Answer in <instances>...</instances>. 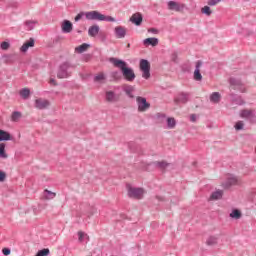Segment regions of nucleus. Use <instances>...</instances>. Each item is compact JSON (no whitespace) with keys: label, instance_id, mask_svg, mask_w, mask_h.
<instances>
[{"label":"nucleus","instance_id":"obj_3","mask_svg":"<svg viewBox=\"0 0 256 256\" xmlns=\"http://www.w3.org/2000/svg\"><path fill=\"white\" fill-rule=\"evenodd\" d=\"M140 71H142L143 79L151 78V64L149 63V60H140Z\"/></svg>","mask_w":256,"mask_h":256},{"label":"nucleus","instance_id":"obj_7","mask_svg":"<svg viewBox=\"0 0 256 256\" xmlns=\"http://www.w3.org/2000/svg\"><path fill=\"white\" fill-rule=\"evenodd\" d=\"M85 17L88 21H105V15L101 14L99 11L86 12Z\"/></svg>","mask_w":256,"mask_h":256},{"label":"nucleus","instance_id":"obj_33","mask_svg":"<svg viewBox=\"0 0 256 256\" xmlns=\"http://www.w3.org/2000/svg\"><path fill=\"white\" fill-rule=\"evenodd\" d=\"M20 95L24 99H29V96L31 95V90H29V88H23L20 91Z\"/></svg>","mask_w":256,"mask_h":256},{"label":"nucleus","instance_id":"obj_34","mask_svg":"<svg viewBox=\"0 0 256 256\" xmlns=\"http://www.w3.org/2000/svg\"><path fill=\"white\" fill-rule=\"evenodd\" d=\"M175 125H177L175 118H167V127L169 129H175Z\"/></svg>","mask_w":256,"mask_h":256},{"label":"nucleus","instance_id":"obj_41","mask_svg":"<svg viewBox=\"0 0 256 256\" xmlns=\"http://www.w3.org/2000/svg\"><path fill=\"white\" fill-rule=\"evenodd\" d=\"M0 47L3 51H7V49H9V47H11V44L9 42H2L0 44Z\"/></svg>","mask_w":256,"mask_h":256},{"label":"nucleus","instance_id":"obj_13","mask_svg":"<svg viewBox=\"0 0 256 256\" xmlns=\"http://www.w3.org/2000/svg\"><path fill=\"white\" fill-rule=\"evenodd\" d=\"M201 65H203V62L198 61L196 63V68L194 71V80L195 81H202L203 80V75H201Z\"/></svg>","mask_w":256,"mask_h":256},{"label":"nucleus","instance_id":"obj_29","mask_svg":"<svg viewBox=\"0 0 256 256\" xmlns=\"http://www.w3.org/2000/svg\"><path fill=\"white\" fill-rule=\"evenodd\" d=\"M21 117H23V115L21 114V112L19 111H14L11 115V121H13L14 123H17V121H19V119H21Z\"/></svg>","mask_w":256,"mask_h":256},{"label":"nucleus","instance_id":"obj_56","mask_svg":"<svg viewBox=\"0 0 256 256\" xmlns=\"http://www.w3.org/2000/svg\"><path fill=\"white\" fill-rule=\"evenodd\" d=\"M129 47H131V44H127V49H129Z\"/></svg>","mask_w":256,"mask_h":256},{"label":"nucleus","instance_id":"obj_52","mask_svg":"<svg viewBox=\"0 0 256 256\" xmlns=\"http://www.w3.org/2000/svg\"><path fill=\"white\" fill-rule=\"evenodd\" d=\"M50 84L51 85H57V81H55V79L52 78V79H50Z\"/></svg>","mask_w":256,"mask_h":256},{"label":"nucleus","instance_id":"obj_14","mask_svg":"<svg viewBox=\"0 0 256 256\" xmlns=\"http://www.w3.org/2000/svg\"><path fill=\"white\" fill-rule=\"evenodd\" d=\"M62 33H71L73 31V23L69 20H64L61 24Z\"/></svg>","mask_w":256,"mask_h":256},{"label":"nucleus","instance_id":"obj_55","mask_svg":"<svg viewBox=\"0 0 256 256\" xmlns=\"http://www.w3.org/2000/svg\"><path fill=\"white\" fill-rule=\"evenodd\" d=\"M3 59H9V56L8 55H4L2 56Z\"/></svg>","mask_w":256,"mask_h":256},{"label":"nucleus","instance_id":"obj_9","mask_svg":"<svg viewBox=\"0 0 256 256\" xmlns=\"http://www.w3.org/2000/svg\"><path fill=\"white\" fill-rule=\"evenodd\" d=\"M168 9H169V11H176L177 13H179V12L183 11V9H185V4L175 2V1H169Z\"/></svg>","mask_w":256,"mask_h":256},{"label":"nucleus","instance_id":"obj_28","mask_svg":"<svg viewBox=\"0 0 256 256\" xmlns=\"http://www.w3.org/2000/svg\"><path fill=\"white\" fill-rule=\"evenodd\" d=\"M37 23V21L34 20H27L24 25L26 27V29L28 31H33V29H35V24Z\"/></svg>","mask_w":256,"mask_h":256},{"label":"nucleus","instance_id":"obj_57","mask_svg":"<svg viewBox=\"0 0 256 256\" xmlns=\"http://www.w3.org/2000/svg\"><path fill=\"white\" fill-rule=\"evenodd\" d=\"M4 63H7V59H6V60H4Z\"/></svg>","mask_w":256,"mask_h":256},{"label":"nucleus","instance_id":"obj_48","mask_svg":"<svg viewBox=\"0 0 256 256\" xmlns=\"http://www.w3.org/2000/svg\"><path fill=\"white\" fill-rule=\"evenodd\" d=\"M104 21H108L110 23H115V18H113L111 16H105Z\"/></svg>","mask_w":256,"mask_h":256},{"label":"nucleus","instance_id":"obj_36","mask_svg":"<svg viewBox=\"0 0 256 256\" xmlns=\"http://www.w3.org/2000/svg\"><path fill=\"white\" fill-rule=\"evenodd\" d=\"M182 73H191V64H183L181 66Z\"/></svg>","mask_w":256,"mask_h":256},{"label":"nucleus","instance_id":"obj_54","mask_svg":"<svg viewBox=\"0 0 256 256\" xmlns=\"http://www.w3.org/2000/svg\"><path fill=\"white\" fill-rule=\"evenodd\" d=\"M151 32H152V33H157V29L152 28V29H151Z\"/></svg>","mask_w":256,"mask_h":256},{"label":"nucleus","instance_id":"obj_12","mask_svg":"<svg viewBox=\"0 0 256 256\" xmlns=\"http://www.w3.org/2000/svg\"><path fill=\"white\" fill-rule=\"evenodd\" d=\"M105 97L108 103H117L119 101V95L113 91H106Z\"/></svg>","mask_w":256,"mask_h":256},{"label":"nucleus","instance_id":"obj_15","mask_svg":"<svg viewBox=\"0 0 256 256\" xmlns=\"http://www.w3.org/2000/svg\"><path fill=\"white\" fill-rule=\"evenodd\" d=\"M114 32L117 39H124L125 35H127V29L123 26H117Z\"/></svg>","mask_w":256,"mask_h":256},{"label":"nucleus","instance_id":"obj_53","mask_svg":"<svg viewBox=\"0 0 256 256\" xmlns=\"http://www.w3.org/2000/svg\"><path fill=\"white\" fill-rule=\"evenodd\" d=\"M156 198L158 199V201H163V197H160V196H156Z\"/></svg>","mask_w":256,"mask_h":256},{"label":"nucleus","instance_id":"obj_10","mask_svg":"<svg viewBox=\"0 0 256 256\" xmlns=\"http://www.w3.org/2000/svg\"><path fill=\"white\" fill-rule=\"evenodd\" d=\"M130 21L131 23H133V25H136V27L141 26V23H143V14L142 13H134L131 17H130Z\"/></svg>","mask_w":256,"mask_h":256},{"label":"nucleus","instance_id":"obj_8","mask_svg":"<svg viewBox=\"0 0 256 256\" xmlns=\"http://www.w3.org/2000/svg\"><path fill=\"white\" fill-rule=\"evenodd\" d=\"M239 183V178L235 175H229L225 182L222 183L223 189H231V187L237 185Z\"/></svg>","mask_w":256,"mask_h":256},{"label":"nucleus","instance_id":"obj_47","mask_svg":"<svg viewBox=\"0 0 256 256\" xmlns=\"http://www.w3.org/2000/svg\"><path fill=\"white\" fill-rule=\"evenodd\" d=\"M2 253H3V255H5V256L11 255V249H9V248H4V249H2Z\"/></svg>","mask_w":256,"mask_h":256},{"label":"nucleus","instance_id":"obj_16","mask_svg":"<svg viewBox=\"0 0 256 256\" xmlns=\"http://www.w3.org/2000/svg\"><path fill=\"white\" fill-rule=\"evenodd\" d=\"M29 47H35V39L30 38L29 41L25 42L21 48L20 51L22 53H27V51H29Z\"/></svg>","mask_w":256,"mask_h":256},{"label":"nucleus","instance_id":"obj_22","mask_svg":"<svg viewBox=\"0 0 256 256\" xmlns=\"http://www.w3.org/2000/svg\"><path fill=\"white\" fill-rule=\"evenodd\" d=\"M124 92L126 93L127 96L130 97V99H134L135 96L133 95V91H135V88L131 85H126L124 86Z\"/></svg>","mask_w":256,"mask_h":256},{"label":"nucleus","instance_id":"obj_37","mask_svg":"<svg viewBox=\"0 0 256 256\" xmlns=\"http://www.w3.org/2000/svg\"><path fill=\"white\" fill-rule=\"evenodd\" d=\"M50 253L48 248H44L40 251L37 252V254L35 256H48Z\"/></svg>","mask_w":256,"mask_h":256},{"label":"nucleus","instance_id":"obj_23","mask_svg":"<svg viewBox=\"0 0 256 256\" xmlns=\"http://www.w3.org/2000/svg\"><path fill=\"white\" fill-rule=\"evenodd\" d=\"M211 103H220L221 102V94L219 92H213L210 95Z\"/></svg>","mask_w":256,"mask_h":256},{"label":"nucleus","instance_id":"obj_32","mask_svg":"<svg viewBox=\"0 0 256 256\" xmlns=\"http://www.w3.org/2000/svg\"><path fill=\"white\" fill-rule=\"evenodd\" d=\"M89 47V44L84 43L78 47L75 48L76 53H85L87 51V48Z\"/></svg>","mask_w":256,"mask_h":256},{"label":"nucleus","instance_id":"obj_42","mask_svg":"<svg viewBox=\"0 0 256 256\" xmlns=\"http://www.w3.org/2000/svg\"><path fill=\"white\" fill-rule=\"evenodd\" d=\"M234 127H235L236 131H241V129H243V127H244L243 121H238V122L235 124Z\"/></svg>","mask_w":256,"mask_h":256},{"label":"nucleus","instance_id":"obj_38","mask_svg":"<svg viewBox=\"0 0 256 256\" xmlns=\"http://www.w3.org/2000/svg\"><path fill=\"white\" fill-rule=\"evenodd\" d=\"M206 243L207 245H217V237L210 236Z\"/></svg>","mask_w":256,"mask_h":256},{"label":"nucleus","instance_id":"obj_21","mask_svg":"<svg viewBox=\"0 0 256 256\" xmlns=\"http://www.w3.org/2000/svg\"><path fill=\"white\" fill-rule=\"evenodd\" d=\"M144 45H151L152 47H157L159 45V39L157 38H146L143 41Z\"/></svg>","mask_w":256,"mask_h":256},{"label":"nucleus","instance_id":"obj_5","mask_svg":"<svg viewBox=\"0 0 256 256\" xmlns=\"http://www.w3.org/2000/svg\"><path fill=\"white\" fill-rule=\"evenodd\" d=\"M145 191L143 188H135L128 186V197L131 199H143Z\"/></svg>","mask_w":256,"mask_h":256},{"label":"nucleus","instance_id":"obj_20","mask_svg":"<svg viewBox=\"0 0 256 256\" xmlns=\"http://www.w3.org/2000/svg\"><path fill=\"white\" fill-rule=\"evenodd\" d=\"M88 35L90 37H97L99 35V25H93L88 29Z\"/></svg>","mask_w":256,"mask_h":256},{"label":"nucleus","instance_id":"obj_11","mask_svg":"<svg viewBox=\"0 0 256 256\" xmlns=\"http://www.w3.org/2000/svg\"><path fill=\"white\" fill-rule=\"evenodd\" d=\"M51 105V103L49 102V100H45L42 98L36 99L35 100V107L36 109H47V107H49Z\"/></svg>","mask_w":256,"mask_h":256},{"label":"nucleus","instance_id":"obj_49","mask_svg":"<svg viewBox=\"0 0 256 256\" xmlns=\"http://www.w3.org/2000/svg\"><path fill=\"white\" fill-rule=\"evenodd\" d=\"M83 12H80L79 14H77V16L75 17V21H81V19H83Z\"/></svg>","mask_w":256,"mask_h":256},{"label":"nucleus","instance_id":"obj_45","mask_svg":"<svg viewBox=\"0 0 256 256\" xmlns=\"http://www.w3.org/2000/svg\"><path fill=\"white\" fill-rule=\"evenodd\" d=\"M177 52H173L170 56V59L173 63H177Z\"/></svg>","mask_w":256,"mask_h":256},{"label":"nucleus","instance_id":"obj_19","mask_svg":"<svg viewBox=\"0 0 256 256\" xmlns=\"http://www.w3.org/2000/svg\"><path fill=\"white\" fill-rule=\"evenodd\" d=\"M187 101H189V94L188 93H180L176 98H175V102L176 103H187Z\"/></svg>","mask_w":256,"mask_h":256},{"label":"nucleus","instance_id":"obj_17","mask_svg":"<svg viewBox=\"0 0 256 256\" xmlns=\"http://www.w3.org/2000/svg\"><path fill=\"white\" fill-rule=\"evenodd\" d=\"M231 101L235 103V105H245V100L243 98L235 93L230 94Z\"/></svg>","mask_w":256,"mask_h":256},{"label":"nucleus","instance_id":"obj_1","mask_svg":"<svg viewBox=\"0 0 256 256\" xmlns=\"http://www.w3.org/2000/svg\"><path fill=\"white\" fill-rule=\"evenodd\" d=\"M109 61L114 65V67H118V69L121 70V73L126 81H129L130 83L135 81V71H133V68L127 67V62L113 57L110 58Z\"/></svg>","mask_w":256,"mask_h":256},{"label":"nucleus","instance_id":"obj_27","mask_svg":"<svg viewBox=\"0 0 256 256\" xmlns=\"http://www.w3.org/2000/svg\"><path fill=\"white\" fill-rule=\"evenodd\" d=\"M55 197H57V194L55 192H51L48 189L44 190V199L51 200L55 199Z\"/></svg>","mask_w":256,"mask_h":256},{"label":"nucleus","instance_id":"obj_2","mask_svg":"<svg viewBox=\"0 0 256 256\" xmlns=\"http://www.w3.org/2000/svg\"><path fill=\"white\" fill-rule=\"evenodd\" d=\"M77 67L76 64H71L70 62H63L60 64L57 72L58 79H67L71 75L70 69H75Z\"/></svg>","mask_w":256,"mask_h":256},{"label":"nucleus","instance_id":"obj_51","mask_svg":"<svg viewBox=\"0 0 256 256\" xmlns=\"http://www.w3.org/2000/svg\"><path fill=\"white\" fill-rule=\"evenodd\" d=\"M157 119H165V114L158 113L156 114Z\"/></svg>","mask_w":256,"mask_h":256},{"label":"nucleus","instance_id":"obj_31","mask_svg":"<svg viewBox=\"0 0 256 256\" xmlns=\"http://www.w3.org/2000/svg\"><path fill=\"white\" fill-rule=\"evenodd\" d=\"M252 113L253 110L244 109L240 112V117H242V119H249Z\"/></svg>","mask_w":256,"mask_h":256},{"label":"nucleus","instance_id":"obj_43","mask_svg":"<svg viewBox=\"0 0 256 256\" xmlns=\"http://www.w3.org/2000/svg\"><path fill=\"white\" fill-rule=\"evenodd\" d=\"M217 3H221V0H209L208 1V5L210 7H215V5H217Z\"/></svg>","mask_w":256,"mask_h":256},{"label":"nucleus","instance_id":"obj_26","mask_svg":"<svg viewBox=\"0 0 256 256\" xmlns=\"http://www.w3.org/2000/svg\"><path fill=\"white\" fill-rule=\"evenodd\" d=\"M153 165L155 167H157L158 169H162V171H163V170L167 169V167L169 166V163H167L166 161H161V162L156 161V162H153Z\"/></svg>","mask_w":256,"mask_h":256},{"label":"nucleus","instance_id":"obj_46","mask_svg":"<svg viewBox=\"0 0 256 256\" xmlns=\"http://www.w3.org/2000/svg\"><path fill=\"white\" fill-rule=\"evenodd\" d=\"M103 79H105V75H103V74H99L94 77V81H96V82L103 81Z\"/></svg>","mask_w":256,"mask_h":256},{"label":"nucleus","instance_id":"obj_40","mask_svg":"<svg viewBox=\"0 0 256 256\" xmlns=\"http://www.w3.org/2000/svg\"><path fill=\"white\" fill-rule=\"evenodd\" d=\"M248 121H250V123H256V111L253 110L252 114H250V117H248Z\"/></svg>","mask_w":256,"mask_h":256},{"label":"nucleus","instance_id":"obj_25","mask_svg":"<svg viewBox=\"0 0 256 256\" xmlns=\"http://www.w3.org/2000/svg\"><path fill=\"white\" fill-rule=\"evenodd\" d=\"M5 147H7L5 143H0V159H7L9 157L5 151Z\"/></svg>","mask_w":256,"mask_h":256},{"label":"nucleus","instance_id":"obj_44","mask_svg":"<svg viewBox=\"0 0 256 256\" xmlns=\"http://www.w3.org/2000/svg\"><path fill=\"white\" fill-rule=\"evenodd\" d=\"M7 179V173L0 170V183H3Z\"/></svg>","mask_w":256,"mask_h":256},{"label":"nucleus","instance_id":"obj_30","mask_svg":"<svg viewBox=\"0 0 256 256\" xmlns=\"http://www.w3.org/2000/svg\"><path fill=\"white\" fill-rule=\"evenodd\" d=\"M241 216H242L241 210H239V209H234L230 213L231 219H241Z\"/></svg>","mask_w":256,"mask_h":256},{"label":"nucleus","instance_id":"obj_50","mask_svg":"<svg viewBox=\"0 0 256 256\" xmlns=\"http://www.w3.org/2000/svg\"><path fill=\"white\" fill-rule=\"evenodd\" d=\"M190 121H191L192 123H195V121H197V115H196V114H192V115L190 116Z\"/></svg>","mask_w":256,"mask_h":256},{"label":"nucleus","instance_id":"obj_6","mask_svg":"<svg viewBox=\"0 0 256 256\" xmlns=\"http://www.w3.org/2000/svg\"><path fill=\"white\" fill-rule=\"evenodd\" d=\"M229 84L231 89L234 91H239L240 93H245V86L243 85V82L237 78H230Z\"/></svg>","mask_w":256,"mask_h":256},{"label":"nucleus","instance_id":"obj_39","mask_svg":"<svg viewBox=\"0 0 256 256\" xmlns=\"http://www.w3.org/2000/svg\"><path fill=\"white\" fill-rule=\"evenodd\" d=\"M85 237H87V234H85L83 231H79L78 232V241L80 243H83Z\"/></svg>","mask_w":256,"mask_h":256},{"label":"nucleus","instance_id":"obj_24","mask_svg":"<svg viewBox=\"0 0 256 256\" xmlns=\"http://www.w3.org/2000/svg\"><path fill=\"white\" fill-rule=\"evenodd\" d=\"M0 141H11V134L5 130L0 129Z\"/></svg>","mask_w":256,"mask_h":256},{"label":"nucleus","instance_id":"obj_35","mask_svg":"<svg viewBox=\"0 0 256 256\" xmlns=\"http://www.w3.org/2000/svg\"><path fill=\"white\" fill-rule=\"evenodd\" d=\"M201 12H202L204 15H207V17H211V15L213 14V11H211V7H209V6H204V7L201 9Z\"/></svg>","mask_w":256,"mask_h":256},{"label":"nucleus","instance_id":"obj_4","mask_svg":"<svg viewBox=\"0 0 256 256\" xmlns=\"http://www.w3.org/2000/svg\"><path fill=\"white\" fill-rule=\"evenodd\" d=\"M136 103L138 105L139 113H145V111H148V109H151V104L147 102V98L145 97L137 96Z\"/></svg>","mask_w":256,"mask_h":256},{"label":"nucleus","instance_id":"obj_18","mask_svg":"<svg viewBox=\"0 0 256 256\" xmlns=\"http://www.w3.org/2000/svg\"><path fill=\"white\" fill-rule=\"evenodd\" d=\"M223 198V190H216L212 192L209 197V201H219V199Z\"/></svg>","mask_w":256,"mask_h":256}]
</instances>
